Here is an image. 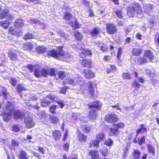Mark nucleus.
I'll return each instance as SVG.
<instances>
[{
  "label": "nucleus",
  "mask_w": 159,
  "mask_h": 159,
  "mask_svg": "<svg viewBox=\"0 0 159 159\" xmlns=\"http://www.w3.org/2000/svg\"><path fill=\"white\" fill-rule=\"evenodd\" d=\"M87 106L91 110L89 111L88 117L91 120L96 119L98 116L97 111L100 110L102 107V104L98 100H96L92 102L91 104H88Z\"/></svg>",
  "instance_id": "1"
},
{
  "label": "nucleus",
  "mask_w": 159,
  "mask_h": 159,
  "mask_svg": "<svg viewBox=\"0 0 159 159\" xmlns=\"http://www.w3.org/2000/svg\"><path fill=\"white\" fill-rule=\"evenodd\" d=\"M143 12L140 4L138 2H135L132 6L127 7L126 15L129 18L134 17L136 14L140 15Z\"/></svg>",
  "instance_id": "2"
},
{
  "label": "nucleus",
  "mask_w": 159,
  "mask_h": 159,
  "mask_svg": "<svg viewBox=\"0 0 159 159\" xmlns=\"http://www.w3.org/2000/svg\"><path fill=\"white\" fill-rule=\"evenodd\" d=\"M154 57V55L152 51L150 50H147L144 52L143 57H138L137 59V61L139 64L141 65L147 63L148 62V60L149 62H152Z\"/></svg>",
  "instance_id": "3"
},
{
  "label": "nucleus",
  "mask_w": 159,
  "mask_h": 159,
  "mask_svg": "<svg viewBox=\"0 0 159 159\" xmlns=\"http://www.w3.org/2000/svg\"><path fill=\"white\" fill-rule=\"evenodd\" d=\"M34 74L37 78L40 77L41 76L46 77L48 75L52 76L56 75L55 70L53 68L48 69L43 68L41 70L38 68H35L34 70Z\"/></svg>",
  "instance_id": "4"
},
{
  "label": "nucleus",
  "mask_w": 159,
  "mask_h": 159,
  "mask_svg": "<svg viewBox=\"0 0 159 159\" xmlns=\"http://www.w3.org/2000/svg\"><path fill=\"white\" fill-rule=\"evenodd\" d=\"M63 47L62 46H58L57 47V50L52 49L49 50L47 52V55L57 59L59 57L64 56L65 52L63 49Z\"/></svg>",
  "instance_id": "5"
},
{
  "label": "nucleus",
  "mask_w": 159,
  "mask_h": 159,
  "mask_svg": "<svg viewBox=\"0 0 159 159\" xmlns=\"http://www.w3.org/2000/svg\"><path fill=\"white\" fill-rule=\"evenodd\" d=\"M124 124L122 122H119L113 124V126L114 127L110 128L109 135L110 136L116 137L118 135L120 131L119 128H123L124 126Z\"/></svg>",
  "instance_id": "6"
},
{
  "label": "nucleus",
  "mask_w": 159,
  "mask_h": 159,
  "mask_svg": "<svg viewBox=\"0 0 159 159\" xmlns=\"http://www.w3.org/2000/svg\"><path fill=\"white\" fill-rule=\"evenodd\" d=\"M118 118L117 115L113 113H108L104 117L105 121L109 123L114 124L118 120Z\"/></svg>",
  "instance_id": "7"
},
{
  "label": "nucleus",
  "mask_w": 159,
  "mask_h": 159,
  "mask_svg": "<svg viewBox=\"0 0 159 159\" xmlns=\"http://www.w3.org/2000/svg\"><path fill=\"white\" fill-rule=\"evenodd\" d=\"M106 30L109 34H113L116 33L117 29L116 26L113 24L108 23L106 25Z\"/></svg>",
  "instance_id": "8"
},
{
  "label": "nucleus",
  "mask_w": 159,
  "mask_h": 159,
  "mask_svg": "<svg viewBox=\"0 0 159 159\" xmlns=\"http://www.w3.org/2000/svg\"><path fill=\"white\" fill-rule=\"evenodd\" d=\"M19 52L17 50H10L8 52V56L10 59L13 61L17 60Z\"/></svg>",
  "instance_id": "9"
},
{
  "label": "nucleus",
  "mask_w": 159,
  "mask_h": 159,
  "mask_svg": "<svg viewBox=\"0 0 159 159\" xmlns=\"http://www.w3.org/2000/svg\"><path fill=\"white\" fill-rule=\"evenodd\" d=\"M84 69L83 70L84 76L86 79H91L95 76V73L91 70Z\"/></svg>",
  "instance_id": "10"
},
{
  "label": "nucleus",
  "mask_w": 159,
  "mask_h": 159,
  "mask_svg": "<svg viewBox=\"0 0 159 159\" xmlns=\"http://www.w3.org/2000/svg\"><path fill=\"white\" fill-rule=\"evenodd\" d=\"M81 64L83 67L88 69H91L92 67V62L90 59L83 58L81 61Z\"/></svg>",
  "instance_id": "11"
},
{
  "label": "nucleus",
  "mask_w": 159,
  "mask_h": 159,
  "mask_svg": "<svg viewBox=\"0 0 159 159\" xmlns=\"http://www.w3.org/2000/svg\"><path fill=\"white\" fill-rule=\"evenodd\" d=\"M13 117L15 120L22 119L25 116L23 112H22L19 110H15L13 112Z\"/></svg>",
  "instance_id": "12"
},
{
  "label": "nucleus",
  "mask_w": 159,
  "mask_h": 159,
  "mask_svg": "<svg viewBox=\"0 0 159 159\" xmlns=\"http://www.w3.org/2000/svg\"><path fill=\"white\" fill-rule=\"evenodd\" d=\"M20 30L14 27L13 26H11L8 30V34H10L14 36H19L21 34Z\"/></svg>",
  "instance_id": "13"
},
{
  "label": "nucleus",
  "mask_w": 159,
  "mask_h": 159,
  "mask_svg": "<svg viewBox=\"0 0 159 159\" xmlns=\"http://www.w3.org/2000/svg\"><path fill=\"white\" fill-rule=\"evenodd\" d=\"M140 127L139 128L136 130V134L134 139H136L137 138L139 134L141 133H146L147 132V128L145 127V125L143 124L139 125Z\"/></svg>",
  "instance_id": "14"
},
{
  "label": "nucleus",
  "mask_w": 159,
  "mask_h": 159,
  "mask_svg": "<svg viewBox=\"0 0 159 159\" xmlns=\"http://www.w3.org/2000/svg\"><path fill=\"white\" fill-rule=\"evenodd\" d=\"M143 52V49L141 47L133 48L131 50L133 56H139L141 55Z\"/></svg>",
  "instance_id": "15"
},
{
  "label": "nucleus",
  "mask_w": 159,
  "mask_h": 159,
  "mask_svg": "<svg viewBox=\"0 0 159 159\" xmlns=\"http://www.w3.org/2000/svg\"><path fill=\"white\" fill-rule=\"evenodd\" d=\"M92 55L91 51L87 48H84L82 51L79 54V56L80 58H83L84 57L89 56H90Z\"/></svg>",
  "instance_id": "16"
},
{
  "label": "nucleus",
  "mask_w": 159,
  "mask_h": 159,
  "mask_svg": "<svg viewBox=\"0 0 159 159\" xmlns=\"http://www.w3.org/2000/svg\"><path fill=\"white\" fill-rule=\"evenodd\" d=\"M73 36L76 41H81L83 39L82 34L78 30H76L74 32Z\"/></svg>",
  "instance_id": "17"
},
{
  "label": "nucleus",
  "mask_w": 159,
  "mask_h": 159,
  "mask_svg": "<svg viewBox=\"0 0 159 159\" xmlns=\"http://www.w3.org/2000/svg\"><path fill=\"white\" fill-rule=\"evenodd\" d=\"M47 48L43 45H39L35 48V51L39 54H42L45 53Z\"/></svg>",
  "instance_id": "18"
},
{
  "label": "nucleus",
  "mask_w": 159,
  "mask_h": 159,
  "mask_svg": "<svg viewBox=\"0 0 159 159\" xmlns=\"http://www.w3.org/2000/svg\"><path fill=\"white\" fill-rule=\"evenodd\" d=\"M108 66L109 67L106 68V72L107 74L114 72L117 70V67L114 64H110Z\"/></svg>",
  "instance_id": "19"
},
{
  "label": "nucleus",
  "mask_w": 159,
  "mask_h": 159,
  "mask_svg": "<svg viewBox=\"0 0 159 159\" xmlns=\"http://www.w3.org/2000/svg\"><path fill=\"white\" fill-rule=\"evenodd\" d=\"M100 29L98 27H94L90 31L89 33L92 37H97L99 34Z\"/></svg>",
  "instance_id": "20"
},
{
  "label": "nucleus",
  "mask_w": 159,
  "mask_h": 159,
  "mask_svg": "<svg viewBox=\"0 0 159 159\" xmlns=\"http://www.w3.org/2000/svg\"><path fill=\"white\" fill-rule=\"evenodd\" d=\"M52 137L54 139H60L61 137V132L57 130H55L52 132Z\"/></svg>",
  "instance_id": "21"
},
{
  "label": "nucleus",
  "mask_w": 159,
  "mask_h": 159,
  "mask_svg": "<svg viewBox=\"0 0 159 159\" xmlns=\"http://www.w3.org/2000/svg\"><path fill=\"white\" fill-rule=\"evenodd\" d=\"M33 48V45L30 42L25 43L23 45V49L24 50L29 51L31 50Z\"/></svg>",
  "instance_id": "22"
},
{
  "label": "nucleus",
  "mask_w": 159,
  "mask_h": 159,
  "mask_svg": "<svg viewBox=\"0 0 159 159\" xmlns=\"http://www.w3.org/2000/svg\"><path fill=\"white\" fill-rule=\"evenodd\" d=\"M28 155L25 151L22 150L20 151L18 157L19 159H29Z\"/></svg>",
  "instance_id": "23"
},
{
  "label": "nucleus",
  "mask_w": 159,
  "mask_h": 159,
  "mask_svg": "<svg viewBox=\"0 0 159 159\" xmlns=\"http://www.w3.org/2000/svg\"><path fill=\"white\" fill-rule=\"evenodd\" d=\"M89 155L92 157L91 159H99L98 152L97 151H90Z\"/></svg>",
  "instance_id": "24"
},
{
  "label": "nucleus",
  "mask_w": 159,
  "mask_h": 159,
  "mask_svg": "<svg viewBox=\"0 0 159 159\" xmlns=\"http://www.w3.org/2000/svg\"><path fill=\"white\" fill-rule=\"evenodd\" d=\"M9 10L8 9L5 8L3 9L1 11L0 14V18L2 19L7 17L8 14Z\"/></svg>",
  "instance_id": "25"
},
{
  "label": "nucleus",
  "mask_w": 159,
  "mask_h": 159,
  "mask_svg": "<svg viewBox=\"0 0 159 159\" xmlns=\"http://www.w3.org/2000/svg\"><path fill=\"white\" fill-rule=\"evenodd\" d=\"M25 123L28 128H31L34 125L32 120L30 118L25 119Z\"/></svg>",
  "instance_id": "26"
},
{
  "label": "nucleus",
  "mask_w": 159,
  "mask_h": 159,
  "mask_svg": "<svg viewBox=\"0 0 159 159\" xmlns=\"http://www.w3.org/2000/svg\"><path fill=\"white\" fill-rule=\"evenodd\" d=\"M10 24V22L7 20H2L0 21V25L4 29H7Z\"/></svg>",
  "instance_id": "27"
},
{
  "label": "nucleus",
  "mask_w": 159,
  "mask_h": 159,
  "mask_svg": "<svg viewBox=\"0 0 159 159\" xmlns=\"http://www.w3.org/2000/svg\"><path fill=\"white\" fill-rule=\"evenodd\" d=\"M72 18V15L69 12L66 11L65 12L63 18L64 20L69 21Z\"/></svg>",
  "instance_id": "28"
},
{
  "label": "nucleus",
  "mask_w": 159,
  "mask_h": 159,
  "mask_svg": "<svg viewBox=\"0 0 159 159\" xmlns=\"http://www.w3.org/2000/svg\"><path fill=\"white\" fill-rule=\"evenodd\" d=\"M141 85L136 79L134 80L131 84L132 87L134 88L137 90H138Z\"/></svg>",
  "instance_id": "29"
},
{
  "label": "nucleus",
  "mask_w": 159,
  "mask_h": 159,
  "mask_svg": "<svg viewBox=\"0 0 159 159\" xmlns=\"http://www.w3.org/2000/svg\"><path fill=\"white\" fill-rule=\"evenodd\" d=\"M16 90L18 93L22 91H26V89L21 84H18L16 86Z\"/></svg>",
  "instance_id": "30"
},
{
  "label": "nucleus",
  "mask_w": 159,
  "mask_h": 159,
  "mask_svg": "<svg viewBox=\"0 0 159 159\" xmlns=\"http://www.w3.org/2000/svg\"><path fill=\"white\" fill-rule=\"evenodd\" d=\"M34 38V36L32 34L28 32L25 34L23 37V39L25 40Z\"/></svg>",
  "instance_id": "31"
},
{
  "label": "nucleus",
  "mask_w": 159,
  "mask_h": 159,
  "mask_svg": "<svg viewBox=\"0 0 159 159\" xmlns=\"http://www.w3.org/2000/svg\"><path fill=\"white\" fill-rule=\"evenodd\" d=\"M83 81L80 76H78L77 77H75V84H74L73 85L78 84L81 85L83 83Z\"/></svg>",
  "instance_id": "32"
},
{
  "label": "nucleus",
  "mask_w": 159,
  "mask_h": 159,
  "mask_svg": "<svg viewBox=\"0 0 159 159\" xmlns=\"http://www.w3.org/2000/svg\"><path fill=\"white\" fill-rule=\"evenodd\" d=\"M100 50L103 52H107L108 51V48L107 45L103 43L102 45L100 47Z\"/></svg>",
  "instance_id": "33"
},
{
  "label": "nucleus",
  "mask_w": 159,
  "mask_h": 159,
  "mask_svg": "<svg viewBox=\"0 0 159 159\" xmlns=\"http://www.w3.org/2000/svg\"><path fill=\"white\" fill-rule=\"evenodd\" d=\"M122 51L123 49L121 47H120L118 48L116 57L117 58V60L120 62L121 61V57L122 53Z\"/></svg>",
  "instance_id": "34"
},
{
  "label": "nucleus",
  "mask_w": 159,
  "mask_h": 159,
  "mask_svg": "<svg viewBox=\"0 0 159 159\" xmlns=\"http://www.w3.org/2000/svg\"><path fill=\"white\" fill-rule=\"evenodd\" d=\"M23 23L20 19L16 20L14 23V25L18 28L21 27L23 25Z\"/></svg>",
  "instance_id": "35"
},
{
  "label": "nucleus",
  "mask_w": 159,
  "mask_h": 159,
  "mask_svg": "<svg viewBox=\"0 0 159 159\" xmlns=\"http://www.w3.org/2000/svg\"><path fill=\"white\" fill-rule=\"evenodd\" d=\"M2 89L3 90L2 91V93L4 99H7L8 98V95L9 94V93L7 92V89L5 87H2Z\"/></svg>",
  "instance_id": "36"
},
{
  "label": "nucleus",
  "mask_w": 159,
  "mask_h": 159,
  "mask_svg": "<svg viewBox=\"0 0 159 159\" xmlns=\"http://www.w3.org/2000/svg\"><path fill=\"white\" fill-rule=\"evenodd\" d=\"M114 13L118 18L122 19L123 18V13L121 10L118 9L115 10Z\"/></svg>",
  "instance_id": "37"
},
{
  "label": "nucleus",
  "mask_w": 159,
  "mask_h": 159,
  "mask_svg": "<svg viewBox=\"0 0 159 159\" xmlns=\"http://www.w3.org/2000/svg\"><path fill=\"white\" fill-rule=\"evenodd\" d=\"M77 132L78 139H86L87 136L82 133L79 130H78Z\"/></svg>",
  "instance_id": "38"
},
{
  "label": "nucleus",
  "mask_w": 159,
  "mask_h": 159,
  "mask_svg": "<svg viewBox=\"0 0 159 159\" xmlns=\"http://www.w3.org/2000/svg\"><path fill=\"white\" fill-rule=\"evenodd\" d=\"M122 76L124 79H131V74L128 72H124L122 74Z\"/></svg>",
  "instance_id": "39"
},
{
  "label": "nucleus",
  "mask_w": 159,
  "mask_h": 159,
  "mask_svg": "<svg viewBox=\"0 0 159 159\" xmlns=\"http://www.w3.org/2000/svg\"><path fill=\"white\" fill-rule=\"evenodd\" d=\"M51 103L50 101L45 99H43L41 102V105L43 107H46L50 104Z\"/></svg>",
  "instance_id": "40"
},
{
  "label": "nucleus",
  "mask_w": 159,
  "mask_h": 159,
  "mask_svg": "<svg viewBox=\"0 0 159 159\" xmlns=\"http://www.w3.org/2000/svg\"><path fill=\"white\" fill-rule=\"evenodd\" d=\"M133 157H134V159H139L140 155V152L137 150L134 151L133 152Z\"/></svg>",
  "instance_id": "41"
},
{
  "label": "nucleus",
  "mask_w": 159,
  "mask_h": 159,
  "mask_svg": "<svg viewBox=\"0 0 159 159\" xmlns=\"http://www.w3.org/2000/svg\"><path fill=\"white\" fill-rule=\"evenodd\" d=\"M154 42L156 45L159 47V33H157L154 37Z\"/></svg>",
  "instance_id": "42"
},
{
  "label": "nucleus",
  "mask_w": 159,
  "mask_h": 159,
  "mask_svg": "<svg viewBox=\"0 0 159 159\" xmlns=\"http://www.w3.org/2000/svg\"><path fill=\"white\" fill-rule=\"evenodd\" d=\"M49 119L51 122L53 124H56L58 121V118L57 116H51Z\"/></svg>",
  "instance_id": "43"
},
{
  "label": "nucleus",
  "mask_w": 159,
  "mask_h": 159,
  "mask_svg": "<svg viewBox=\"0 0 159 159\" xmlns=\"http://www.w3.org/2000/svg\"><path fill=\"white\" fill-rule=\"evenodd\" d=\"M57 106L52 105L49 108V111L52 114H55L56 113V109Z\"/></svg>",
  "instance_id": "44"
},
{
  "label": "nucleus",
  "mask_w": 159,
  "mask_h": 159,
  "mask_svg": "<svg viewBox=\"0 0 159 159\" xmlns=\"http://www.w3.org/2000/svg\"><path fill=\"white\" fill-rule=\"evenodd\" d=\"M153 8V6L150 4L147 5L145 6V10L147 12H148L152 10Z\"/></svg>",
  "instance_id": "45"
},
{
  "label": "nucleus",
  "mask_w": 159,
  "mask_h": 159,
  "mask_svg": "<svg viewBox=\"0 0 159 159\" xmlns=\"http://www.w3.org/2000/svg\"><path fill=\"white\" fill-rule=\"evenodd\" d=\"M11 115V113H7L5 114L3 117L4 120L6 121L9 120Z\"/></svg>",
  "instance_id": "46"
},
{
  "label": "nucleus",
  "mask_w": 159,
  "mask_h": 159,
  "mask_svg": "<svg viewBox=\"0 0 159 159\" xmlns=\"http://www.w3.org/2000/svg\"><path fill=\"white\" fill-rule=\"evenodd\" d=\"M83 130L86 133H89L90 130V127L86 125H82Z\"/></svg>",
  "instance_id": "47"
},
{
  "label": "nucleus",
  "mask_w": 159,
  "mask_h": 159,
  "mask_svg": "<svg viewBox=\"0 0 159 159\" xmlns=\"http://www.w3.org/2000/svg\"><path fill=\"white\" fill-rule=\"evenodd\" d=\"M57 74L58 78L61 79H63L65 77V72L63 71H59L58 72Z\"/></svg>",
  "instance_id": "48"
},
{
  "label": "nucleus",
  "mask_w": 159,
  "mask_h": 159,
  "mask_svg": "<svg viewBox=\"0 0 159 159\" xmlns=\"http://www.w3.org/2000/svg\"><path fill=\"white\" fill-rule=\"evenodd\" d=\"M105 135L103 132L98 134L96 136L97 139H104L105 138Z\"/></svg>",
  "instance_id": "49"
},
{
  "label": "nucleus",
  "mask_w": 159,
  "mask_h": 159,
  "mask_svg": "<svg viewBox=\"0 0 159 159\" xmlns=\"http://www.w3.org/2000/svg\"><path fill=\"white\" fill-rule=\"evenodd\" d=\"M69 89V87L65 86L64 87H61L60 88V93L61 94H66L67 89Z\"/></svg>",
  "instance_id": "50"
},
{
  "label": "nucleus",
  "mask_w": 159,
  "mask_h": 159,
  "mask_svg": "<svg viewBox=\"0 0 159 159\" xmlns=\"http://www.w3.org/2000/svg\"><path fill=\"white\" fill-rule=\"evenodd\" d=\"M20 130L19 125H15L12 126V130L15 132L19 131Z\"/></svg>",
  "instance_id": "51"
},
{
  "label": "nucleus",
  "mask_w": 159,
  "mask_h": 159,
  "mask_svg": "<svg viewBox=\"0 0 159 159\" xmlns=\"http://www.w3.org/2000/svg\"><path fill=\"white\" fill-rule=\"evenodd\" d=\"M107 149L105 148L102 150L101 151V154L104 157L107 156L108 155Z\"/></svg>",
  "instance_id": "52"
},
{
  "label": "nucleus",
  "mask_w": 159,
  "mask_h": 159,
  "mask_svg": "<svg viewBox=\"0 0 159 159\" xmlns=\"http://www.w3.org/2000/svg\"><path fill=\"white\" fill-rule=\"evenodd\" d=\"M26 68L29 70L30 72H32L33 71L34 66L32 64H28L26 66Z\"/></svg>",
  "instance_id": "53"
},
{
  "label": "nucleus",
  "mask_w": 159,
  "mask_h": 159,
  "mask_svg": "<svg viewBox=\"0 0 159 159\" xmlns=\"http://www.w3.org/2000/svg\"><path fill=\"white\" fill-rule=\"evenodd\" d=\"M148 148L149 152L150 153H152L153 154H154L155 153L154 148L150 144L148 145Z\"/></svg>",
  "instance_id": "54"
},
{
  "label": "nucleus",
  "mask_w": 159,
  "mask_h": 159,
  "mask_svg": "<svg viewBox=\"0 0 159 159\" xmlns=\"http://www.w3.org/2000/svg\"><path fill=\"white\" fill-rule=\"evenodd\" d=\"M80 25L76 20L74 23L72 25V27L74 28V30H75L76 29L79 28L80 27Z\"/></svg>",
  "instance_id": "55"
},
{
  "label": "nucleus",
  "mask_w": 159,
  "mask_h": 159,
  "mask_svg": "<svg viewBox=\"0 0 159 159\" xmlns=\"http://www.w3.org/2000/svg\"><path fill=\"white\" fill-rule=\"evenodd\" d=\"M10 83L12 86L13 87H15L17 83V81L16 79L14 78H12L11 79Z\"/></svg>",
  "instance_id": "56"
},
{
  "label": "nucleus",
  "mask_w": 159,
  "mask_h": 159,
  "mask_svg": "<svg viewBox=\"0 0 159 159\" xmlns=\"http://www.w3.org/2000/svg\"><path fill=\"white\" fill-rule=\"evenodd\" d=\"M69 145L68 143H65L64 144L63 148L65 151L68 152L69 149Z\"/></svg>",
  "instance_id": "57"
},
{
  "label": "nucleus",
  "mask_w": 159,
  "mask_h": 159,
  "mask_svg": "<svg viewBox=\"0 0 159 159\" xmlns=\"http://www.w3.org/2000/svg\"><path fill=\"white\" fill-rule=\"evenodd\" d=\"M94 89L93 87L89 88L88 92L91 96H93L94 95Z\"/></svg>",
  "instance_id": "58"
},
{
  "label": "nucleus",
  "mask_w": 159,
  "mask_h": 159,
  "mask_svg": "<svg viewBox=\"0 0 159 159\" xmlns=\"http://www.w3.org/2000/svg\"><path fill=\"white\" fill-rule=\"evenodd\" d=\"M112 143L113 142L111 140H106L104 142V144L108 146H111Z\"/></svg>",
  "instance_id": "59"
},
{
  "label": "nucleus",
  "mask_w": 159,
  "mask_h": 159,
  "mask_svg": "<svg viewBox=\"0 0 159 159\" xmlns=\"http://www.w3.org/2000/svg\"><path fill=\"white\" fill-rule=\"evenodd\" d=\"M100 142V140H94L93 142V146L95 147H96L98 146V144Z\"/></svg>",
  "instance_id": "60"
},
{
  "label": "nucleus",
  "mask_w": 159,
  "mask_h": 159,
  "mask_svg": "<svg viewBox=\"0 0 159 159\" xmlns=\"http://www.w3.org/2000/svg\"><path fill=\"white\" fill-rule=\"evenodd\" d=\"M111 107L113 108H116L117 110L121 111V109L120 107V104L119 103H117L116 105H112Z\"/></svg>",
  "instance_id": "61"
},
{
  "label": "nucleus",
  "mask_w": 159,
  "mask_h": 159,
  "mask_svg": "<svg viewBox=\"0 0 159 159\" xmlns=\"http://www.w3.org/2000/svg\"><path fill=\"white\" fill-rule=\"evenodd\" d=\"M142 35L139 32L137 33L135 35L136 38L139 40H141L142 39Z\"/></svg>",
  "instance_id": "62"
},
{
  "label": "nucleus",
  "mask_w": 159,
  "mask_h": 159,
  "mask_svg": "<svg viewBox=\"0 0 159 159\" xmlns=\"http://www.w3.org/2000/svg\"><path fill=\"white\" fill-rule=\"evenodd\" d=\"M69 131H68L66 129L65 130V131L64 132V135H63V139H66L67 138L68 135V133H69Z\"/></svg>",
  "instance_id": "63"
},
{
  "label": "nucleus",
  "mask_w": 159,
  "mask_h": 159,
  "mask_svg": "<svg viewBox=\"0 0 159 159\" xmlns=\"http://www.w3.org/2000/svg\"><path fill=\"white\" fill-rule=\"evenodd\" d=\"M68 83L70 84H72L73 85L74 84H75V77H74L73 79H68Z\"/></svg>",
  "instance_id": "64"
}]
</instances>
